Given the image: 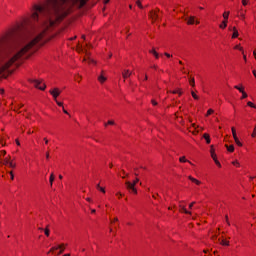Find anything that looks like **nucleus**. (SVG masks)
Instances as JSON below:
<instances>
[{"label": "nucleus", "mask_w": 256, "mask_h": 256, "mask_svg": "<svg viewBox=\"0 0 256 256\" xmlns=\"http://www.w3.org/2000/svg\"><path fill=\"white\" fill-rule=\"evenodd\" d=\"M225 220H226L227 225H231V223L229 222V216L228 215L225 216Z\"/></svg>", "instance_id": "ea45409f"}, {"label": "nucleus", "mask_w": 256, "mask_h": 256, "mask_svg": "<svg viewBox=\"0 0 256 256\" xmlns=\"http://www.w3.org/2000/svg\"><path fill=\"white\" fill-rule=\"evenodd\" d=\"M219 27H220V29H225L227 27V21H223Z\"/></svg>", "instance_id": "a878e982"}, {"label": "nucleus", "mask_w": 256, "mask_h": 256, "mask_svg": "<svg viewBox=\"0 0 256 256\" xmlns=\"http://www.w3.org/2000/svg\"><path fill=\"white\" fill-rule=\"evenodd\" d=\"M213 112H214L213 109H209V110L207 111V116L212 115Z\"/></svg>", "instance_id": "a19ab883"}, {"label": "nucleus", "mask_w": 256, "mask_h": 256, "mask_svg": "<svg viewBox=\"0 0 256 256\" xmlns=\"http://www.w3.org/2000/svg\"><path fill=\"white\" fill-rule=\"evenodd\" d=\"M232 135H233L234 139H235V137H237V132L235 130V127H232Z\"/></svg>", "instance_id": "c85d7f7f"}, {"label": "nucleus", "mask_w": 256, "mask_h": 256, "mask_svg": "<svg viewBox=\"0 0 256 256\" xmlns=\"http://www.w3.org/2000/svg\"><path fill=\"white\" fill-rule=\"evenodd\" d=\"M63 113H65L66 115H69V112H67V110H65L64 107H63Z\"/></svg>", "instance_id": "603ef678"}, {"label": "nucleus", "mask_w": 256, "mask_h": 256, "mask_svg": "<svg viewBox=\"0 0 256 256\" xmlns=\"http://www.w3.org/2000/svg\"><path fill=\"white\" fill-rule=\"evenodd\" d=\"M55 101H56V103H57V105H58L59 107H63L62 102H59V101H57V100H55Z\"/></svg>", "instance_id": "37998d69"}, {"label": "nucleus", "mask_w": 256, "mask_h": 256, "mask_svg": "<svg viewBox=\"0 0 256 256\" xmlns=\"http://www.w3.org/2000/svg\"><path fill=\"white\" fill-rule=\"evenodd\" d=\"M104 3H105V4L109 3V0H104Z\"/></svg>", "instance_id": "774afa93"}, {"label": "nucleus", "mask_w": 256, "mask_h": 256, "mask_svg": "<svg viewBox=\"0 0 256 256\" xmlns=\"http://www.w3.org/2000/svg\"><path fill=\"white\" fill-rule=\"evenodd\" d=\"M235 49H239V51H243V48L239 47V45L235 46Z\"/></svg>", "instance_id": "c03bdc74"}, {"label": "nucleus", "mask_w": 256, "mask_h": 256, "mask_svg": "<svg viewBox=\"0 0 256 256\" xmlns=\"http://www.w3.org/2000/svg\"><path fill=\"white\" fill-rule=\"evenodd\" d=\"M214 162H215V164H216L218 167H221V162H219V160H217V158L214 159Z\"/></svg>", "instance_id": "c9c22d12"}, {"label": "nucleus", "mask_w": 256, "mask_h": 256, "mask_svg": "<svg viewBox=\"0 0 256 256\" xmlns=\"http://www.w3.org/2000/svg\"><path fill=\"white\" fill-rule=\"evenodd\" d=\"M87 0H46L35 5L30 19L0 35V74L9 70L35 45H43L51 27L69 15L71 8L85 7Z\"/></svg>", "instance_id": "f257e3e1"}, {"label": "nucleus", "mask_w": 256, "mask_h": 256, "mask_svg": "<svg viewBox=\"0 0 256 256\" xmlns=\"http://www.w3.org/2000/svg\"><path fill=\"white\" fill-rule=\"evenodd\" d=\"M154 57H155L156 59H159V53L156 52V53L154 54Z\"/></svg>", "instance_id": "de8ad7c7"}, {"label": "nucleus", "mask_w": 256, "mask_h": 256, "mask_svg": "<svg viewBox=\"0 0 256 256\" xmlns=\"http://www.w3.org/2000/svg\"><path fill=\"white\" fill-rule=\"evenodd\" d=\"M248 107H252L253 109H256L255 104H253V102H248L247 103Z\"/></svg>", "instance_id": "c756f323"}, {"label": "nucleus", "mask_w": 256, "mask_h": 256, "mask_svg": "<svg viewBox=\"0 0 256 256\" xmlns=\"http://www.w3.org/2000/svg\"><path fill=\"white\" fill-rule=\"evenodd\" d=\"M233 165H236V167H239V162L234 161V162H233Z\"/></svg>", "instance_id": "8fccbe9b"}, {"label": "nucleus", "mask_w": 256, "mask_h": 256, "mask_svg": "<svg viewBox=\"0 0 256 256\" xmlns=\"http://www.w3.org/2000/svg\"><path fill=\"white\" fill-rule=\"evenodd\" d=\"M7 155V152L5 150L0 151V157H5Z\"/></svg>", "instance_id": "7c9ffc66"}, {"label": "nucleus", "mask_w": 256, "mask_h": 256, "mask_svg": "<svg viewBox=\"0 0 256 256\" xmlns=\"http://www.w3.org/2000/svg\"><path fill=\"white\" fill-rule=\"evenodd\" d=\"M189 83H190L191 87H195V78H191L189 80Z\"/></svg>", "instance_id": "bb28decb"}, {"label": "nucleus", "mask_w": 256, "mask_h": 256, "mask_svg": "<svg viewBox=\"0 0 256 256\" xmlns=\"http://www.w3.org/2000/svg\"><path fill=\"white\" fill-rule=\"evenodd\" d=\"M16 144H17V145H21V143H20L18 140H16Z\"/></svg>", "instance_id": "0e129e2a"}, {"label": "nucleus", "mask_w": 256, "mask_h": 256, "mask_svg": "<svg viewBox=\"0 0 256 256\" xmlns=\"http://www.w3.org/2000/svg\"><path fill=\"white\" fill-rule=\"evenodd\" d=\"M61 245H59V246H57V247H52L51 249H50V251L48 252V254L49 253H53V251H57V249H61Z\"/></svg>", "instance_id": "5701e85b"}, {"label": "nucleus", "mask_w": 256, "mask_h": 256, "mask_svg": "<svg viewBox=\"0 0 256 256\" xmlns=\"http://www.w3.org/2000/svg\"><path fill=\"white\" fill-rule=\"evenodd\" d=\"M210 153H211V157H212L213 161L215 159H217V155L215 154V149H213V146H211Z\"/></svg>", "instance_id": "ddd939ff"}, {"label": "nucleus", "mask_w": 256, "mask_h": 256, "mask_svg": "<svg viewBox=\"0 0 256 256\" xmlns=\"http://www.w3.org/2000/svg\"><path fill=\"white\" fill-rule=\"evenodd\" d=\"M223 18H224V21H228L229 20V12H224L223 13Z\"/></svg>", "instance_id": "4be33fe9"}, {"label": "nucleus", "mask_w": 256, "mask_h": 256, "mask_svg": "<svg viewBox=\"0 0 256 256\" xmlns=\"http://www.w3.org/2000/svg\"><path fill=\"white\" fill-rule=\"evenodd\" d=\"M253 55H254V57L256 59V51L255 50L253 51Z\"/></svg>", "instance_id": "e2e57ef3"}, {"label": "nucleus", "mask_w": 256, "mask_h": 256, "mask_svg": "<svg viewBox=\"0 0 256 256\" xmlns=\"http://www.w3.org/2000/svg\"><path fill=\"white\" fill-rule=\"evenodd\" d=\"M164 55H165V57H168V58L171 57V54H169V53H167V52L164 53Z\"/></svg>", "instance_id": "3c124183"}, {"label": "nucleus", "mask_w": 256, "mask_h": 256, "mask_svg": "<svg viewBox=\"0 0 256 256\" xmlns=\"http://www.w3.org/2000/svg\"><path fill=\"white\" fill-rule=\"evenodd\" d=\"M247 97H248L247 93L246 92H242L241 99H247Z\"/></svg>", "instance_id": "f704fd0d"}, {"label": "nucleus", "mask_w": 256, "mask_h": 256, "mask_svg": "<svg viewBox=\"0 0 256 256\" xmlns=\"http://www.w3.org/2000/svg\"><path fill=\"white\" fill-rule=\"evenodd\" d=\"M45 144L47 145V143H49V140H47V138H44Z\"/></svg>", "instance_id": "13d9d810"}, {"label": "nucleus", "mask_w": 256, "mask_h": 256, "mask_svg": "<svg viewBox=\"0 0 256 256\" xmlns=\"http://www.w3.org/2000/svg\"><path fill=\"white\" fill-rule=\"evenodd\" d=\"M91 213H96V210H95V209H92V210H91Z\"/></svg>", "instance_id": "69168bd1"}, {"label": "nucleus", "mask_w": 256, "mask_h": 256, "mask_svg": "<svg viewBox=\"0 0 256 256\" xmlns=\"http://www.w3.org/2000/svg\"><path fill=\"white\" fill-rule=\"evenodd\" d=\"M10 162H11V158H10V157H6V158L4 159L3 165H9Z\"/></svg>", "instance_id": "b1692460"}, {"label": "nucleus", "mask_w": 256, "mask_h": 256, "mask_svg": "<svg viewBox=\"0 0 256 256\" xmlns=\"http://www.w3.org/2000/svg\"><path fill=\"white\" fill-rule=\"evenodd\" d=\"M98 81L100 83H105V81H107V77H104L103 74H101L100 76H98Z\"/></svg>", "instance_id": "4468645a"}, {"label": "nucleus", "mask_w": 256, "mask_h": 256, "mask_svg": "<svg viewBox=\"0 0 256 256\" xmlns=\"http://www.w3.org/2000/svg\"><path fill=\"white\" fill-rule=\"evenodd\" d=\"M131 75H133V72H131L129 70H124L122 73L123 79H129V77H131Z\"/></svg>", "instance_id": "39448f33"}, {"label": "nucleus", "mask_w": 256, "mask_h": 256, "mask_svg": "<svg viewBox=\"0 0 256 256\" xmlns=\"http://www.w3.org/2000/svg\"><path fill=\"white\" fill-rule=\"evenodd\" d=\"M136 5H138V7H140V9H143V5L141 4L140 0L136 1Z\"/></svg>", "instance_id": "72a5a7b5"}, {"label": "nucleus", "mask_w": 256, "mask_h": 256, "mask_svg": "<svg viewBox=\"0 0 256 256\" xmlns=\"http://www.w3.org/2000/svg\"><path fill=\"white\" fill-rule=\"evenodd\" d=\"M61 248H58L60 249V251L58 252V255H63V253L65 252V245L64 244H61Z\"/></svg>", "instance_id": "aec40b11"}, {"label": "nucleus", "mask_w": 256, "mask_h": 256, "mask_svg": "<svg viewBox=\"0 0 256 256\" xmlns=\"http://www.w3.org/2000/svg\"><path fill=\"white\" fill-rule=\"evenodd\" d=\"M203 138L205 139L207 145H209V143H211V137L209 136V134L205 133L203 135Z\"/></svg>", "instance_id": "9d476101"}, {"label": "nucleus", "mask_w": 256, "mask_h": 256, "mask_svg": "<svg viewBox=\"0 0 256 256\" xmlns=\"http://www.w3.org/2000/svg\"><path fill=\"white\" fill-rule=\"evenodd\" d=\"M243 59H244V61H247V56L244 55V56H243Z\"/></svg>", "instance_id": "680f3d73"}, {"label": "nucleus", "mask_w": 256, "mask_h": 256, "mask_svg": "<svg viewBox=\"0 0 256 256\" xmlns=\"http://www.w3.org/2000/svg\"><path fill=\"white\" fill-rule=\"evenodd\" d=\"M180 211L185 213L186 215H191V212L188 211L184 206L180 205Z\"/></svg>", "instance_id": "f8f14e48"}, {"label": "nucleus", "mask_w": 256, "mask_h": 256, "mask_svg": "<svg viewBox=\"0 0 256 256\" xmlns=\"http://www.w3.org/2000/svg\"><path fill=\"white\" fill-rule=\"evenodd\" d=\"M152 105H157V101L152 100Z\"/></svg>", "instance_id": "5fc2aeb1"}, {"label": "nucleus", "mask_w": 256, "mask_h": 256, "mask_svg": "<svg viewBox=\"0 0 256 256\" xmlns=\"http://www.w3.org/2000/svg\"><path fill=\"white\" fill-rule=\"evenodd\" d=\"M191 95H192V97H193V99H199V96H197V94H195V92H191Z\"/></svg>", "instance_id": "2f4dec72"}, {"label": "nucleus", "mask_w": 256, "mask_h": 256, "mask_svg": "<svg viewBox=\"0 0 256 256\" xmlns=\"http://www.w3.org/2000/svg\"><path fill=\"white\" fill-rule=\"evenodd\" d=\"M234 140H235L236 145H238V147H243V143H241V141H239L238 137L235 136Z\"/></svg>", "instance_id": "a211bd4d"}, {"label": "nucleus", "mask_w": 256, "mask_h": 256, "mask_svg": "<svg viewBox=\"0 0 256 256\" xmlns=\"http://www.w3.org/2000/svg\"><path fill=\"white\" fill-rule=\"evenodd\" d=\"M86 57L84 58L83 61H87L88 63H95V60L91 59V54L86 52Z\"/></svg>", "instance_id": "6e6552de"}, {"label": "nucleus", "mask_w": 256, "mask_h": 256, "mask_svg": "<svg viewBox=\"0 0 256 256\" xmlns=\"http://www.w3.org/2000/svg\"><path fill=\"white\" fill-rule=\"evenodd\" d=\"M30 82L34 85V87H36V89H40V91H45V89H47V86L42 80L33 79L30 80Z\"/></svg>", "instance_id": "f03ea898"}, {"label": "nucleus", "mask_w": 256, "mask_h": 256, "mask_svg": "<svg viewBox=\"0 0 256 256\" xmlns=\"http://www.w3.org/2000/svg\"><path fill=\"white\" fill-rule=\"evenodd\" d=\"M188 179H190V181H192V183H195L196 185H201V181L193 178L192 176H189Z\"/></svg>", "instance_id": "9b49d317"}, {"label": "nucleus", "mask_w": 256, "mask_h": 256, "mask_svg": "<svg viewBox=\"0 0 256 256\" xmlns=\"http://www.w3.org/2000/svg\"><path fill=\"white\" fill-rule=\"evenodd\" d=\"M50 94L55 99V101H57V98L59 97V95H61V91L58 90V88H54L53 90H50Z\"/></svg>", "instance_id": "20e7f679"}, {"label": "nucleus", "mask_w": 256, "mask_h": 256, "mask_svg": "<svg viewBox=\"0 0 256 256\" xmlns=\"http://www.w3.org/2000/svg\"><path fill=\"white\" fill-rule=\"evenodd\" d=\"M46 159H49V152L46 153Z\"/></svg>", "instance_id": "052dcab7"}, {"label": "nucleus", "mask_w": 256, "mask_h": 256, "mask_svg": "<svg viewBox=\"0 0 256 256\" xmlns=\"http://www.w3.org/2000/svg\"><path fill=\"white\" fill-rule=\"evenodd\" d=\"M227 151H229L230 153H233V151H235V146L233 145H226Z\"/></svg>", "instance_id": "2eb2a0df"}, {"label": "nucleus", "mask_w": 256, "mask_h": 256, "mask_svg": "<svg viewBox=\"0 0 256 256\" xmlns=\"http://www.w3.org/2000/svg\"><path fill=\"white\" fill-rule=\"evenodd\" d=\"M149 53H151L152 55L157 53V50H155V48H153L152 50H149Z\"/></svg>", "instance_id": "58836bf2"}, {"label": "nucleus", "mask_w": 256, "mask_h": 256, "mask_svg": "<svg viewBox=\"0 0 256 256\" xmlns=\"http://www.w3.org/2000/svg\"><path fill=\"white\" fill-rule=\"evenodd\" d=\"M173 93H174V94H175V93H178L179 95H182V94H183V92H181V91H179V90H174Z\"/></svg>", "instance_id": "79ce46f5"}, {"label": "nucleus", "mask_w": 256, "mask_h": 256, "mask_svg": "<svg viewBox=\"0 0 256 256\" xmlns=\"http://www.w3.org/2000/svg\"><path fill=\"white\" fill-rule=\"evenodd\" d=\"M137 183H139V178H136L133 183L126 181L125 185L129 191H132L135 195H137V188H135Z\"/></svg>", "instance_id": "7ed1b4c3"}, {"label": "nucleus", "mask_w": 256, "mask_h": 256, "mask_svg": "<svg viewBox=\"0 0 256 256\" xmlns=\"http://www.w3.org/2000/svg\"><path fill=\"white\" fill-rule=\"evenodd\" d=\"M116 195H118V197H123V194H121L120 192H118Z\"/></svg>", "instance_id": "6e6d98bb"}, {"label": "nucleus", "mask_w": 256, "mask_h": 256, "mask_svg": "<svg viewBox=\"0 0 256 256\" xmlns=\"http://www.w3.org/2000/svg\"><path fill=\"white\" fill-rule=\"evenodd\" d=\"M86 201L91 202V198H86Z\"/></svg>", "instance_id": "338daca9"}, {"label": "nucleus", "mask_w": 256, "mask_h": 256, "mask_svg": "<svg viewBox=\"0 0 256 256\" xmlns=\"http://www.w3.org/2000/svg\"><path fill=\"white\" fill-rule=\"evenodd\" d=\"M248 1L247 0H242V5L244 6V7H247V5H248Z\"/></svg>", "instance_id": "4c0bfd02"}, {"label": "nucleus", "mask_w": 256, "mask_h": 256, "mask_svg": "<svg viewBox=\"0 0 256 256\" xmlns=\"http://www.w3.org/2000/svg\"><path fill=\"white\" fill-rule=\"evenodd\" d=\"M221 245H224V246H226V247H229V241L222 240V241H221Z\"/></svg>", "instance_id": "cd10ccee"}, {"label": "nucleus", "mask_w": 256, "mask_h": 256, "mask_svg": "<svg viewBox=\"0 0 256 256\" xmlns=\"http://www.w3.org/2000/svg\"><path fill=\"white\" fill-rule=\"evenodd\" d=\"M195 204V202H192L190 205H189V209H193V205Z\"/></svg>", "instance_id": "09e8293b"}, {"label": "nucleus", "mask_w": 256, "mask_h": 256, "mask_svg": "<svg viewBox=\"0 0 256 256\" xmlns=\"http://www.w3.org/2000/svg\"><path fill=\"white\" fill-rule=\"evenodd\" d=\"M9 167H11L12 169H15V163H13L12 161H10V163L8 164Z\"/></svg>", "instance_id": "e433bc0d"}, {"label": "nucleus", "mask_w": 256, "mask_h": 256, "mask_svg": "<svg viewBox=\"0 0 256 256\" xmlns=\"http://www.w3.org/2000/svg\"><path fill=\"white\" fill-rule=\"evenodd\" d=\"M233 35H232V39H237V37H239V31H237L236 27H233Z\"/></svg>", "instance_id": "1a4fd4ad"}, {"label": "nucleus", "mask_w": 256, "mask_h": 256, "mask_svg": "<svg viewBox=\"0 0 256 256\" xmlns=\"http://www.w3.org/2000/svg\"><path fill=\"white\" fill-rule=\"evenodd\" d=\"M49 181H50V186L53 187V181H55V175H53V173L50 175Z\"/></svg>", "instance_id": "6ab92c4d"}, {"label": "nucleus", "mask_w": 256, "mask_h": 256, "mask_svg": "<svg viewBox=\"0 0 256 256\" xmlns=\"http://www.w3.org/2000/svg\"><path fill=\"white\" fill-rule=\"evenodd\" d=\"M116 195H118V197H123V194H121L120 192H118Z\"/></svg>", "instance_id": "4d7b16f0"}, {"label": "nucleus", "mask_w": 256, "mask_h": 256, "mask_svg": "<svg viewBox=\"0 0 256 256\" xmlns=\"http://www.w3.org/2000/svg\"><path fill=\"white\" fill-rule=\"evenodd\" d=\"M253 75H254V77H255V79H256V71L255 70H253Z\"/></svg>", "instance_id": "bf43d9fd"}, {"label": "nucleus", "mask_w": 256, "mask_h": 256, "mask_svg": "<svg viewBox=\"0 0 256 256\" xmlns=\"http://www.w3.org/2000/svg\"><path fill=\"white\" fill-rule=\"evenodd\" d=\"M107 125H115V121L109 120L107 124H105V127H107Z\"/></svg>", "instance_id": "473e14b6"}, {"label": "nucleus", "mask_w": 256, "mask_h": 256, "mask_svg": "<svg viewBox=\"0 0 256 256\" xmlns=\"http://www.w3.org/2000/svg\"><path fill=\"white\" fill-rule=\"evenodd\" d=\"M241 19H245V13H240Z\"/></svg>", "instance_id": "a18cd8bd"}, {"label": "nucleus", "mask_w": 256, "mask_h": 256, "mask_svg": "<svg viewBox=\"0 0 256 256\" xmlns=\"http://www.w3.org/2000/svg\"><path fill=\"white\" fill-rule=\"evenodd\" d=\"M179 161H180V163H190V165H191V161L186 160V159H185V156L180 157V158H179Z\"/></svg>", "instance_id": "dca6fc26"}, {"label": "nucleus", "mask_w": 256, "mask_h": 256, "mask_svg": "<svg viewBox=\"0 0 256 256\" xmlns=\"http://www.w3.org/2000/svg\"><path fill=\"white\" fill-rule=\"evenodd\" d=\"M11 180L13 181L15 179V176L13 175V172H10Z\"/></svg>", "instance_id": "49530a36"}, {"label": "nucleus", "mask_w": 256, "mask_h": 256, "mask_svg": "<svg viewBox=\"0 0 256 256\" xmlns=\"http://www.w3.org/2000/svg\"><path fill=\"white\" fill-rule=\"evenodd\" d=\"M234 89H237L240 93H245V89L243 87H240L238 85L234 86Z\"/></svg>", "instance_id": "f3484780"}, {"label": "nucleus", "mask_w": 256, "mask_h": 256, "mask_svg": "<svg viewBox=\"0 0 256 256\" xmlns=\"http://www.w3.org/2000/svg\"><path fill=\"white\" fill-rule=\"evenodd\" d=\"M150 19H152V21H157V19H159V14H157V12H155V11H151Z\"/></svg>", "instance_id": "0eeeda50"}, {"label": "nucleus", "mask_w": 256, "mask_h": 256, "mask_svg": "<svg viewBox=\"0 0 256 256\" xmlns=\"http://www.w3.org/2000/svg\"><path fill=\"white\" fill-rule=\"evenodd\" d=\"M3 93H5L4 89H0V94L3 95Z\"/></svg>", "instance_id": "864d4df0"}, {"label": "nucleus", "mask_w": 256, "mask_h": 256, "mask_svg": "<svg viewBox=\"0 0 256 256\" xmlns=\"http://www.w3.org/2000/svg\"><path fill=\"white\" fill-rule=\"evenodd\" d=\"M44 233L46 235V237H49L51 231L49 230V226H46V228L44 229Z\"/></svg>", "instance_id": "412c9836"}, {"label": "nucleus", "mask_w": 256, "mask_h": 256, "mask_svg": "<svg viewBox=\"0 0 256 256\" xmlns=\"http://www.w3.org/2000/svg\"><path fill=\"white\" fill-rule=\"evenodd\" d=\"M96 189L101 191V193H105V188L101 187V185H99V184L96 185Z\"/></svg>", "instance_id": "393cba45"}, {"label": "nucleus", "mask_w": 256, "mask_h": 256, "mask_svg": "<svg viewBox=\"0 0 256 256\" xmlns=\"http://www.w3.org/2000/svg\"><path fill=\"white\" fill-rule=\"evenodd\" d=\"M185 21H187V25H195V16L185 18Z\"/></svg>", "instance_id": "423d86ee"}]
</instances>
